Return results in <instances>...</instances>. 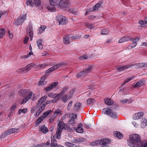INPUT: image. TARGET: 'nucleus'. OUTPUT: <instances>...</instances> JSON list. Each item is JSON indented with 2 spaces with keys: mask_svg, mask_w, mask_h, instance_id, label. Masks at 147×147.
<instances>
[{
  "mask_svg": "<svg viewBox=\"0 0 147 147\" xmlns=\"http://www.w3.org/2000/svg\"><path fill=\"white\" fill-rule=\"evenodd\" d=\"M129 140L127 142L128 146L132 147H146L147 142L146 141L142 142L140 136L138 134H131L129 136Z\"/></svg>",
  "mask_w": 147,
  "mask_h": 147,
  "instance_id": "nucleus-1",
  "label": "nucleus"
},
{
  "mask_svg": "<svg viewBox=\"0 0 147 147\" xmlns=\"http://www.w3.org/2000/svg\"><path fill=\"white\" fill-rule=\"evenodd\" d=\"M65 127V123L60 121H59L57 127V131L56 132V138L58 139L61 138V134L62 130Z\"/></svg>",
  "mask_w": 147,
  "mask_h": 147,
  "instance_id": "nucleus-2",
  "label": "nucleus"
},
{
  "mask_svg": "<svg viewBox=\"0 0 147 147\" xmlns=\"http://www.w3.org/2000/svg\"><path fill=\"white\" fill-rule=\"evenodd\" d=\"M93 67L92 66H89L88 67H86L84 70L80 72L76 76L77 78L81 76H84L90 72Z\"/></svg>",
  "mask_w": 147,
  "mask_h": 147,
  "instance_id": "nucleus-3",
  "label": "nucleus"
},
{
  "mask_svg": "<svg viewBox=\"0 0 147 147\" xmlns=\"http://www.w3.org/2000/svg\"><path fill=\"white\" fill-rule=\"evenodd\" d=\"M102 112L104 114H106L112 117H117V115L115 112L111 111V109L109 108H105L103 109Z\"/></svg>",
  "mask_w": 147,
  "mask_h": 147,
  "instance_id": "nucleus-4",
  "label": "nucleus"
},
{
  "mask_svg": "<svg viewBox=\"0 0 147 147\" xmlns=\"http://www.w3.org/2000/svg\"><path fill=\"white\" fill-rule=\"evenodd\" d=\"M56 19L59 22V25L66 24L67 23L66 18L63 16H57Z\"/></svg>",
  "mask_w": 147,
  "mask_h": 147,
  "instance_id": "nucleus-5",
  "label": "nucleus"
},
{
  "mask_svg": "<svg viewBox=\"0 0 147 147\" xmlns=\"http://www.w3.org/2000/svg\"><path fill=\"white\" fill-rule=\"evenodd\" d=\"M64 65L63 63H59L57 64L52 67L50 68L49 69H47L45 72V73L47 74H48L50 72L53 71L55 70H56L57 69L59 68L60 66Z\"/></svg>",
  "mask_w": 147,
  "mask_h": 147,
  "instance_id": "nucleus-6",
  "label": "nucleus"
},
{
  "mask_svg": "<svg viewBox=\"0 0 147 147\" xmlns=\"http://www.w3.org/2000/svg\"><path fill=\"white\" fill-rule=\"evenodd\" d=\"M18 129L13 128L10 129L6 131L3 133L0 136L1 138L7 136V135L11 134H13L16 132Z\"/></svg>",
  "mask_w": 147,
  "mask_h": 147,
  "instance_id": "nucleus-7",
  "label": "nucleus"
},
{
  "mask_svg": "<svg viewBox=\"0 0 147 147\" xmlns=\"http://www.w3.org/2000/svg\"><path fill=\"white\" fill-rule=\"evenodd\" d=\"M70 5L69 3L67 0H61L59 4L60 8H66Z\"/></svg>",
  "mask_w": 147,
  "mask_h": 147,
  "instance_id": "nucleus-8",
  "label": "nucleus"
},
{
  "mask_svg": "<svg viewBox=\"0 0 147 147\" xmlns=\"http://www.w3.org/2000/svg\"><path fill=\"white\" fill-rule=\"evenodd\" d=\"M58 83L57 82L52 83L47 87L45 88L44 90L46 92L50 91L52 90L53 88L56 87L58 86Z\"/></svg>",
  "mask_w": 147,
  "mask_h": 147,
  "instance_id": "nucleus-9",
  "label": "nucleus"
},
{
  "mask_svg": "<svg viewBox=\"0 0 147 147\" xmlns=\"http://www.w3.org/2000/svg\"><path fill=\"white\" fill-rule=\"evenodd\" d=\"M26 15H24L21 16L20 18L18 19L15 22V24L17 25H19L22 24L26 20Z\"/></svg>",
  "mask_w": 147,
  "mask_h": 147,
  "instance_id": "nucleus-10",
  "label": "nucleus"
},
{
  "mask_svg": "<svg viewBox=\"0 0 147 147\" xmlns=\"http://www.w3.org/2000/svg\"><path fill=\"white\" fill-rule=\"evenodd\" d=\"M26 32L27 34L30 36L31 40H32L33 37V32L32 28L31 25H28L26 29Z\"/></svg>",
  "mask_w": 147,
  "mask_h": 147,
  "instance_id": "nucleus-11",
  "label": "nucleus"
},
{
  "mask_svg": "<svg viewBox=\"0 0 147 147\" xmlns=\"http://www.w3.org/2000/svg\"><path fill=\"white\" fill-rule=\"evenodd\" d=\"M32 68V65L31 64H29L24 68H21L20 69H19V72L20 73H26L30 70Z\"/></svg>",
  "mask_w": 147,
  "mask_h": 147,
  "instance_id": "nucleus-12",
  "label": "nucleus"
},
{
  "mask_svg": "<svg viewBox=\"0 0 147 147\" xmlns=\"http://www.w3.org/2000/svg\"><path fill=\"white\" fill-rule=\"evenodd\" d=\"M110 142L111 141L109 139L103 138L100 140L99 144L100 145H101L100 146H104V147H106V144H110Z\"/></svg>",
  "mask_w": 147,
  "mask_h": 147,
  "instance_id": "nucleus-13",
  "label": "nucleus"
},
{
  "mask_svg": "<svg viewBox=\"0 0 147 147\" xmlns=\"http://www.w3.org/2000/svg\"><path fill=\"white\" fill-rule=\"evenodd\" d=\"M70 36L67 35L63 37V42L65 44H67L69 43L70 39H74L77 38H75L74 36Z\"/></svg>",
  "mask_w": 147,
  "mask_h": 147,
  "instance_id": "nucleus-14",
  "label": "nucleus"
},
{
  "mask_svg": "<svg viewBox=\"0 0 147 147\" xmlns=\"http://www.w3.org/2000/svg\"><path fill=\"white\" fill-rule=\"evenodd\" d=\"M29 91V89H21L18 92V94L21 96H25Z\"/></svg>",
  "mask_w": 147,
  "mask_h": 147,
  "instance_id": "nucleus-15",
  "label": "nucleus"
},
{
  "mask_svg": "<svg viewBox=\"0 0 147 147\" xmlns=\"http://www.w3.org/2000/svg\"><path fill=\"white\" fill-rule=\"evenodd\" d=\"M74 114L76 116V118L75 117H74V116L73 115V116L72 117H70V119L68 123L71 125L72 126H74L75 124V121H76L75 119H76L77 117V115L75 113H74ZM75 116H74L75 117Z\"/></svg>",
  "mask_w": 147,
  "mask_h": 147,
  "instance_id": "nucleus-16",
  "label": "nucleus"
},
{
  "mask_svg": "<svg viewBox=\"0 0 147 147\" xmlns=\"http://www.w3.org/2000/svg\"><path fill=\"white\" fill-rule=\"evenodd\" d=\"M143 115L144 113L142 112L136 113L133 116V119L135 120L141 118Z\"/></svg>",
  "mask_w": 147,
  "mask_h": 147,
  "instance_id": "nucleus-17",
  "label": "nucleus"
},
{
  "mask_svg": "<svg viewBox=\"0 0 147 147\" xmlns=\"http://www.w3.org/2000/svg\"><path fill=\"white\" fill-rule=\"evenodd\" d=\"M39 130L41 131L44 134H46L48 131V129L47 127H46L44 125L39 126Z\"/></svg>",
  "mask_w": 147,
  "mask_h": 147,
  "instance_id": "nucleus-18",
  "label": "nucleus"
},
{
  "mask_svg": "<svg viewBox=\"0 0 147 147\" xmlns=\"http://www.w3.org/2000/svg\"><path fill=\"white\" fill-rule=\"evenodd\" d=\"M73 115L74 116H75V117H75L76 118V116L74 114V113H68L63 115L61 119L62 120H63L68 117H69V118L70 117H72L73 116Z\"/></svg>",
  "mask_w": 147,
  "mask_h": 147,
  "instance_id": "nucleus-19",
  "label": "nucleus"
},
{
  "mask_svg": "<svg viewBox=\"0 0 147 147\" xmlns=\"http://www.w3.org/2000/svg\"><path fill=\"white\" fill-rule=\"evenodd\" d=\"M130 40V38L127 36H124L121 38L119 40V42L120 43L123 42L128 41Z\"/></svg>",
  "mask_w": 147,
  "mask_h": 147,
  "instance_id": "nucleus-20",
  "label": "nucleus"
},
{
  "mask_svg": "<svg viewBox=\"0 0 147 147\" xmlns=\"http://www.w3.org/2000/svg\"><path fill=\"white\" fill-rule=\"evenodd\" d=\"M115 136L119 139H121L123 137V135L120 132L115 131L113 133Z\"/></svg>",
  "mask_w": 147,
  "mask_h": 147,
  "instance_id": "nucleus-21",
  "label": "nucleus"
},
{
  "mask_svg": "<svg viewBox=\"0 0 147 147\" xmlns=\"http://www.w3.org/2000/svg\"><path fill=\"white\" fill-rule=\"evenodd\" d=\"M56 96H54V99L53 100H50L49 101L50 102H55L58 101L59 99L62 97L61 95H59V94H56Z\"/></svg>",
  "mask_w": 147,
  "mask_h": 147,
  "instance_id": "nucleus-22",
  "label": "nucleus"
},
{
  "mask_svg": "<svg viewBox=\"0 0 147 147\" xmlns=\"http://www.w3.org/2000/svg\"><path fill=\"white\" fill-rule=\"evenodd\" d=\"M57 2V0H50V5L52 6L51 8L53 10L55 9V5Z\"/></svg>",
  "mask_w": 147,
  "mask_h": 147,
  "instance_id": "nucleus-23",
  "label": "nucleus"
},
{
  "mask_svg": "<svg viewBox=\"0 0 147 147\" xmlns=\"http://www.w3.org/2000/svg\"><path fill=\"white\" fill-rule=\"evenodd\" d=\"M42 40L41 39H39L37 41L36 44L39 49L41 50L43 49V46L42 44Z\"/></svg>",
  "mask_w": 147,
  "mask_h": 147,
  "instance_id": "nucleus-24",
  "label": "nucleus"
},
{
  "mask_svg": "<svg viewBox=\"0 0 147 147\" xmlns=\"http://www.w3.org/2000/svg\"><path fill=\"white\" fill-rule=\"evenodd\" d=\"M144 80H142L139 81L137 82L133 86L134 88H137L140 87L144 84Z\"/></svg>",
  "mask_w": 147,
  "mask_h": 147,
  "instance_id": "nucleus-25",
  "label": "nucleus"
},
{
  "mask_svg": "<svg viewBox=\"0 0 147 147\" xmlns=\"http://www.w3.org/2000/svg\"><path fill=\"white\" fill-rule=\"evenodd\" d=\"M131 65H124L121 67H120L117 68V71H121L125 69H126L131 67Z\"/></svg>",
  "mask_w": 147,
  "mask_h": 147,
  "instance_id": "nucleus-26",
  "label": "nucleus"
},
{
  "mask_svg": "<svg viewBox=\"0 0 147 147\" xmlns=\"http://www.w3.org/2000/svg\"><path fill=\"white\" fill-rule=\"evenodd\" d=\"M105 104L109 105H111L113 103V101L112 100L109 98H107L104 99Z\"/></svg>",
  "mask_w": 147,
  "mask_h": 147,
  "instance_id": "nucleus-27",
  "label": "nucleus"
},
{
  "mask_svg": "<svg viewBox=\"0 0 147 147\" xmlns=\"http://www.w3.org/2000/svg\"><path fill=\"white\" fill-rule=\"evenodd\" d=\"M81 106V104L79 102H76L74 106V110L76 111L78 110Z\"/></svg>",
  "mask_w": 147,
  "mask_h": 147,
  "instance_id": "nucleus-28",
  "label": "nucleus"
},
{
  "mask_svg": "<svg viewBox=\"0 0 147 147\" xmlns=\"http://www.w3.org/2000/svg\"><path fill=\"white\" fill-rule=\"evenodd\" d=\"M141 125L142 127H144L147 125V120L145 118H142L141 119Z\"/></svg>",
  "mask_w": 147,
  "mask_h": 147,
  "instance_id": "nucleus-29",
  "label": "nucleus"
},
{
  "mask_svg": "<svg viewBox=\"0 0 147 147\" xmlns=\"http://www.w3.org/2000/svg\"><path fill=\"white\" fill-rule=\"evenodd\" d=\"M83 125L82 124H80L79 126L76 129V131L78 133H81L83 132V129L82 127Z\"/></svg>",
  "mask_w": 147,
  "mask_h": 147,
  "instance_id": "nucleus-30",
  "label": "nucleus"
},
{
  "mask_svg": "<svg viewBox=\"0 0 147 147\" xmlns=\"http://www.w3.org/2000/svg\"><path fill=\"white\" fill-rule=\"evenodd\" d=\"M36 5V6L39 7V8H42V6L41 5V2L39 0H35L34 1V5Z\"/></svg>",
  "mask_w": 147,
  "mask_h": 147,
  "instance_id": "nucleus-31",
  "label": "nucleus"
},
{
  "mask_svg": "<svg viewBox=\"0 0 147 147\" xmlns=\"http://www.w3.org/2000/svg\"><path fill=\"white\" fill-rule=\"evenodd\" d=\"M68 11L70 12L75 15H76L78 13V10L73 8L69 9Z\"/></svg>",
  "mask_w": 147,
  "mask_h": 147,
  "instance_id": "nucleus-32",
  "label": "nucleus"
},
{
  "mask_svg": "<svg viewBox=\"0 0 147 147\" xmlns=\"http://www.w3.org/2000/svg\"><path fill=\"white\" fill-rule=\"evenodd\" d=\"M68 91V88L67 87H65L62 88L61 92L59 93V95H61L62 96V95Z\"/></svg>",
  "mask_w": 147,
  "mask_h": 147,
  "instance_id": "nucleus-33",
  "label": "nucleus"
},
{
  "mask_svg": "<svg viewBox=\"0 0 147 147\" xmlns=\"http://www.w3.org/2000/svg\"><path fill=\"white\" fill-rule=\"evenodd\" d=\"M28 95L26 97H28V98H29V99H33L34 97V94H33L32 92L31 91H30L29 90V91Z\"/></svg>",
  "mask_w": 147,
  "mask_h": 147,
  "instance_id": "nucleus-34",
  "label": "nucleus"
},
{
  "mask_svg": "<svg viewBox=\"0 0 147 147\" xmlns=\"http://www.w3.org/2000/svg\"><path fill=\"white\" fill-rule=\"evenodd\" d=\"M95 101V99L94 98H89L87 100L88 105H90L93 103Z\"/></svg>",
  "mask_w": 147,
  "mask_h": 147,
  "instance_id": "nucleus-35",
  "label": "nucleus"
},
{
  "mask_svg": "<svg viewBox=\"0 0 147 147\" xmlns=\"http://www.w3.org/2000/svg\"><path fill=\"white\" fill-rule=\"evenodd\" d=\"M56 141L51 142V147H64L61 145H58L56 142Z\"/></svg>",
  "mask_w": 147,
  "mask_h": 147,
  "instance_id": "nucleus-36",
  "label": "nucleus"
},
{
  "mask_svg": "<svg viewBox=\"0 0 147 147\" xmlns=\"http://www.w3.org/2000/svg\"><path fill=\"white\" fill-rule=\"evenodd\" d=\"M50 141L48 140L47 141V142L45 144H44V143H42L41 144H38L36 146V147H42L44 145L45 146V147L46 146H49L50 144Z\"/></svg>",
  "mask_w": 147,
  "mask_h": 147,
  "instance_id": "nucleus-37",
  "label": "nucleus"
},
{
  "mask_svg": "<svg viewBox=\"0 0 147 147\" xmlns=\"http://www.w3.org/2000/svg\"><path fill=\"white\" fill-rule=\"evenodd\" d=\"M130 65L131 66V67L133 66H135V67L136 68H142V63H135L133 65Z\"/></svg>",
  "mask_w": 147,
  "mask_h": 147,
  "instance_id": "nucleus-38",
  "label": "nucleus"
},
{
  "mask_svg": "<svg viewBox=\"0 0 147 147\" xmlns=\"http://www.w3.org/2000/svg\"><path fill=\"white\" fill-rule=\"evenodd\" d=\"M35 0H28L26 2V5H30V6H33L34 5V1Z\"/></svg>",
  "mask_w": 147,
  "mask_h": 147,
  "instance_id": "nucleus-39",
  "label": "nucleus"
},
{
  "mask_svg": "<svg viewBox=\"0 0 147 147\" xmlns=\"http://www.w3.org/2000/svg\"><path fill=\"white\" fill-rule=\"evenodd\" d=\"M44 119H45V117H43L42 116H41L39 117L37 120L36 123L37 124H39Z\"/></svg>",
  "mask_w": 147,
  "mask_h": 147,
  "instance_id": "nucleus-40",
  "label": "nucleus"
},
{
  "mask_svg": "<svg viewBox=\"0 0 147 147\" xmlns=\"http://www.w3.org/2000/svg\"><path fill=\"white\" fill-rule=\"evenodd\" d=\"M52 112V111L51 110H49L45 113L43 114L42 116L45 117V119L48 116L49 114Z\"/></svg>",
  "mask_w": 147,
  "mask_h": 147,
  "instance_id": "nucleus-41",
  "label": "nucleus"
},
{
  "mask_svg": "<svg viewBox=\"0 0 147 147\" xmlns=\"http://www.w3.org/2000/svg\"><path fill=\"white\" fill-rule=\"evenodd\" d=\"M138 23L141 25H143L142 26L146 27V26L144 25L147 24V21L145 20V21H144L142 20H139Z\"/></svg>",
  "mask_w": 147,
  "mask_h": 147,
  "instance_id": "nucleus-42",
  "label": "nucleus"
},
{
  "mask_svg": "<svg viewBox=\"0 0 147 147\" xmlns=\"http://www.w3.org/2000/svg\"><path fill=\"white\" fill-rule=\"evenodd\" d=\"M5 33V30L4 29L1 28L0 29V39H1L3 37Z\"/></svg>",
  "mask_w": 147,
  "mask_h": 147,
  "instance_id": "nucleus-43",
  "label": "nucleus"
},
{
  "mask_svg": "<svg viewBox=\"0 0 147 147\" xmlns=\"http://www.w3.org/2000/svg\"><path fill=\"white\" fill-rule=\"evenodd\" d=\"M134 77H131L129 78H127L126 80H125L123 83L122 84V86H123L124 85V84L128 82H129L132 79H133Z\"/></svg>",
  "mask_w": 147,
  "mask_h": 147,
  "instance_id": "nucleus-44",
  "label": "nucleus"
},
{
  "mask_svg": "<svg viewBox=\"0 0 147 147\" xmlns=\"http://www.w3.org/2000/svg\"><path fill=\"white\" fill-rule=\"evenodd\" d=\"M68 99L69 98H67V96L66 94H64L63 97H62V100L64 102H67Z\"/></svg>",
  "mask_w": 147,
  "mask_h": 147,
  "instance_id": "nucleus-45",
  "label": "nucleus"
},
{
  "mask_svg": "<svg viewBox=\"0 0 147 147\" xmlns=\"http://www.w3.org/2000/svg\"><path fill=\"white\" fill-rule=\"evenodd\" d=\"M27 109H20L19 110L18 112V114L20 115L21 113H26V112L27 111Z\"/></svg>",
  "mask_w": 147,
  "mask_h": 147,
  "instance_id": "nucleus-46",
  "label": "nucleus"
},
{
  "mask_svg": "<svg viewBox=\"0 0 147 147\" xmlns=\"http://www.w3.org/2000/svg\"><path fill=\"white\" fill-rule=\"evenodd\" d=\"M46 28V27L43 26H41L39 28V32H38V34H41L42 31L45 30Z\"/></svg>",
  "mask_w": 147,
  "mask_h": 147,
  "instance_id": "nucleus-47",
  "label": "nucleus"
},
{
  "mask_svg": "<svg viewBox=\"0 0 147 147\" xmlns=\"http://www.w3.org/2000/svg\"><path fill=\"white\" fill-rule=\"evenodd\" d=\"M33 54V53L32 52V51H30L29 52V54L28 55H25L22 56L21 57V58H27L28 57H29L31 55H32Z\"/></svg>",
  "mask_w": 147,
  "mask_h": 147,
  "instance_id": "nucleus-48",
  "label": "nucleus"
},
{
  "mask_svg": "<svg viewBox=\"0 0 147 147\" xmlns=\"http://www.w3.org/2000/svg\"><path fill=\"white\" fill-rule=\"evenodd\" d=\"M85 139L83 138H78L76 140V142L77 143H81L84 141Z\"/></svg>",
  "mask_w": 147,
  "mask_h": 147,
  "instance_id": "nucleus-49",
  "label": "nucleus"
},
{
  "mask_svg": "<svg viewBox=\"0 0 147 147\" xmlns=\"http://www.w3.org/2000/svg\"><path fill=\"white\" fill-rule=\"evenodd\" d=\"M64 129L69 132H71L72 131V129L70 127V126L69 125H65V127L64 128Z\"/></svg>",
  "mask_w": 147,
  "mask_h": 147,
  "instance_id": "nucleus-50",
  "label": "nucleus"
},
{
  "mask_svg": "<svg viewBox=\"0 0 147 147\" xmlns=\"http://www.w3.org/2000/svg\"><path fill=\"white\" fill-rule=\"evenodd\" d=\"M121 102L123 103H129L131 102L130 99H124Z\"/></svg>",
  "mask_w": 147,
  "mask_h": 147,
  "instance_id": "nucleus-51",
  "label": "nucleus"
},
{
  "mask_svg": "<svg viewBox=\"0 0 147 147\" xmlns=\"http://www.w3.org/2000/svg\"><path fill=\"white\" fill-rule=\"evenodd\" d=\"M109 33V30H108L104 29L101 31V34L102 35H106Z\"/></svg>",
  "mask_w": 147,
  "mask_h": 147,
  "instance_id": "nucleus-52",
  "label": "nucleus"
},
{
  "mask_svg": "<svg viewBox=\"0 0 147 147\" xmlns=\"http://www.w3.org/2000/svg\"><path fill=\"white\" fill-rule=\"evenodd\" d=\"M101 5V3L100 2L96 4L93 7L94 10H96Z\"/></svg>",
  "mask_w": 147,
  "mask_h": 147,
  "instance_id": "nucleus-53",
  "label": "nucleus"
},
{
  "mask_svg": "<svg viewBox=\"0 0 147 147\" xmlns=\"http://www.w3.org/2000/svg\"><path fill=\"white\" fill-rule=\"evenodd\" d=\"M86 26L88 28L91 29L94 28V24H87Z\"/></svg>",
  "mask_w": 147,
  "mask_h": 147,
  "instance_id": "nucleus-54",
  "label": "nucleus"
},
{
  "mask_svg": "<svg viewBox=\"0 0 147 147\" xmlns=\"http://www.w3.org/2000/svg\"><path fill=\"white\" fill-rule=\"evenodd\" d=\"M75 89H72L69 92V96L70 98L71 97L72 95H73L74 92H75Z\"/></svg>",
  "mask_w": 147,
  "mask_h": 147,
  "instance_id": "nucleus-55",
  "label": "nucleus"
},
{
  "mask_svg": "<svg viewBox=\"0 0 147 147\" xmlns=\"http://www.w3.org/2000/svg\"><path fill=\"white\" fill-rule=\"evenodd\" d=\"M57 116L56 114H54L51 117V118L49 119L50 122H52L53 121V120Z\"/></svg>",
  "mask_w": 147,
  "mask_h": 147,
  "instance_id": "nucleus-56",
  "label": "nucleus"
},
{
  "mask_svg": "<svg viewBox=\"0 0 147 147\" xmlns=\"http://www.w3.org/2000/svg\"><path fill=\"white\" fill-rule=\"evenodd\" d=\"M47 96H44L40 98L39 100H40V101L42 103V102H44V101L47 99Z\"/></svg>",
  "mask_w": 147,
  "mask_h": 147,
  "instance_id": "nucleus-57",
  "label": "nucleus"
},
{
  "mask_svg": "<svg viewBox=\"0 0 147 147\" xmlns=\"http://www.w3.org/2000/svg\"><path fill=\"white\" fill-rule=\"evenodd\" d=\"M29 100V98H28V97H25L24 99L22 100V102H20V104H22L25 103L28 101Z\"/></svg>",
  "mask_w": 147,
  "mask_h": 147,
  "instance_id": "nucleus-58",
  "label": "nucleus"
},
{
  "mask_svg": "<svg viewBox=\"0 0 147 147\" xmlns=\"http://www.w3.org/2000/svg\"><path fill=\"white\" fill-rule=\"evenodd\" d=\"M17 104L16 103H14L12 106V107L11 109V113H12V111H14L16 108Z\"/></svg>",
  "mask_w": 147,
  "mask_h": 147,
  "instance_id": "nucleus-59",
  "label": "nucleus"
},
{
  "mask_svg": "<svg viewBox=\"0 0 147 147\" xmlns=\"http://www.w3.org/2000/svg\"><path fill=\"white\" fill-rule=\"evenodd\" d=\"M38 107L37 106H35L32 107L31 109V112L32 113H33L37 109Z\"/></svg>",
  "mask_w": 147,
  "mask_h": 147,
  "instance_id": "nucleus-60",
  "label": "nucleus"
},
{
  "mask_svg": "<svg viewBox=\"0 0 147 147\" xmlns=\"http://www.w3.org/2000/svg\"><path fill=\"white\" fill-rule=\"evenodd\" d=\"M46 104H43L39 109H40L41 111H43L46 107Z\"/></svg>",
  "mask_w": 147,
  "mask_h": 147,
  "instance_id": "nucleus-61",
  "label": "nucleus"
},
{
  "mask_svg": "<svg viewBox=\"0 0 147 147\" xmlns=\"http://www.w3.org/2000/svg\"><path fill=\"white\" fill-rule=\"evenodd\" d=\"M137 45V43L136 42H134L132 43L130 45V46L132 48L135 47L136 45Z\"/></svg>",
  "mask_w": 147,
  "mask_h": 147,
  "instance_id": "nucleus-62",
  "label": "nucleus"
},
{
  "mask_svg": "<svg viewBox=\"0 0 147 147\" xmlns=\"http://www.w3.org/2000/svg\"><path fill=\"white\" fill-rule=\"evenodd\" d=\"M46 82L45 81L41 80L39 82L38 84L42 86L44 84H46Z\"/></svg>",
  "mask_w": 147,
  "mask_h": 147,
  "instance_id": "nucleus-63",
  "label": "nucleus"
},
{
  "mask_svg": "<svg viewBox=\"0 0 147 147\" xmlns=\"http://www.w3.org/2000/svg\"><path fill=\"white\" fill-rule=\"evenodd\" d=\"M72 103L73 101H70L69 103L68 104V105L67 107L68 110H69L70 109V107L71 106Z\"/></svg>",
  "mask_w": 147,
  "mask_h": 147,
  "instance_id": "nucleus-64",
  "label": "nucleus"
}]
</instances>
